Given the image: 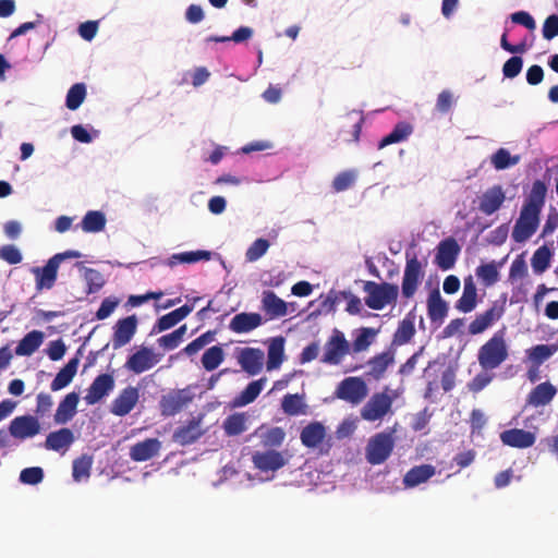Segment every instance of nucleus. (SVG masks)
<instances>
[{"label": "nucleus", "instance_id": "f257e3e1", "mask_svg": "<svg viewBox=\"0 0 558 558\" xmlns=\"http://www.w3.org/2000/svg\"><path fill=\"white\" fill-rule=\"evenodd\" d=\"M546 195V183L542 180H535L530 193L523 201L519 217L512 228L511 238L514 242L524 243L537 231Z\"/></svg>", "mask_w": 558, "mask_h": 558}, {"label": "nucleus", "instance_id": "f03ea898", "mask_svg": "<svg viewBox=\"0 0 558 558\" xmlns=\"http://www.w3.org/2000/svg\"><path fill=\"white\" fill-rule=\"evenodd\" d=\"M505 329L496 331L477 352V361L484 371L498 368L509 356Z\"/></svg>", "mask_w": 558, "mask_h": 558}, {"label": "nucleus", "instance_id": "7ed1b4c3", "mask_svg": "<svg viewBox=\"0 0 558 558\" xmlns=\"http://www.w3.org/2000/svg\"><path fill=\"white\" fill-rule=\"evenodd\" d=\"M363 289L367 293L365 304L375 311H380L385 306L396 303L399 294L398 286L388 282L366 281Z\"/></svg>", "mask_w": 558, "mask_h": 558}, {"label": "nucleus", "instance_id": "20e7f679", "mask_svg": "<svg viewBox=\"0 0 558 558\" xmlns=\"http://www.w3.org/2000/svg\"><path fill=\"white\" fill-rule=\"evenodd\" d=\"M395 429L380 432L372 436L365 449L366 460L372 465L384 463L395 448Z\"/></svg>", "mask_w": 558, "mask_h": 558}, {"label": "nucleus", "instance_id": "39448f33", "mask_svg": "<svg viewBox=\"0 0 558 558\" xmlns=\"http://www.w3.org/2000/svg\"><path fill=\"white\" fill-rule=\"evenodd\" d=\"M388 387L384 391L374 393L361 410V416L368 422L383 420L391 412L393 398L388 395Z\"/></svg>", "mask_w": 558, "mask_h": 558}, {"label": "nucleus", "instance_id": "423d86ee", "mask_svg": "<svg viewBox=\"0 0 558 558\" xmlns=\"http://www.w3.org/2000/svg\"><path fill=\"white\" fill-rule=\"evenodd\" d=\"M350 353V343L342 331L335 329L324 344L320 362L327 365H339L343 357Z\"/></svg>", "mask_w": 558, "mask_h": 558}, {"label": "nucleus", "instance_id": "0eeeda50", "mask_svg": "<svg viewBox=\"0 0 558 558\" xmlns=\"http://www.w3.org/2000/svg\"><path fill=\"white\" fill-rule=\"evenodd\" d=\"M407 263L404 268V274L402 278V295L405 299L412 298L417 288L418 284L424 277L423 266L422 263L418 260L415 254L410 256V254L407 252L405 254Z\"/></svg>", "mask_w": 558, "mask_h": 558}, {"label": "nucleus", "instance_id": "6e6552de", "mask_svg": "<svg viewBox=\"0 0 558 558\" xmlns=\"http://www.w3.org/2000/svg\"><path fill=\"white\" fill-rule=\"evenodd\" d=\"M368 389L361 377H347L338 385L336 397L351 404H359L367 396Z\"/></svg>", "mask_w": 558, "mask_h": 558}, {"label": "nucleus", "instance_id": "1a4fd4ad", "mask_svg": "<svg viewBox=\"0 0 558 558\" xmlns=\"http://www.w3.org/2000/svg\"><path fill=\"white\" fill-rule=\"evenodd\" d=\"M8 430L13 438L23 441L37 436L41 430V426L37 416L24 414L15 416L10 422Z\"/></svg>", "mask_w": 558, "mask_h": 558}, {"label": "nucleus", "instance_id": "9d476101", "mask_svg": "<svg viewBox=\"0 0 558 558\" xmlns=\"http://www.w3.org/2000/svg\"><path fill=\"white\" fill-rule=\"evenodd\" d=\"M506 201V192L500 184H495L487 190H485L478 196V210L486 215L490 216L498 211Z\"/></svg>", "mask_w": 558, "mask_h": 558}, {"label": "nucleus", "instance_id": "9b49d317", "mask_svg": "<svg viewBox=\"0 0 558 558\" xmlns=\"http://www.w3.org/2000/svg\"><path fill=\"white\" fill-rule=\"evenodd\" d=\"M205 434L202 420L193 417L186 424L180 425L172 434V441L185 447L195 444Z\"/></svg>", "mask_w": 558, "mask_h": 558}, {"label": "nucleus", "instance_id": "f8f14e48", "mask_svg": "<svg viewBox=\"0 0 558 558\" xmlns=\"http://www.w3.org/2000/svg\"><path fill=\"white\" fill-rule=\"evenodd\" d=\"M460 246L456 239L447 238L437 246V253L435 256V263L441 270L451 269L460 254Z\"/></svg>", "mask_w": 558, "mask_h": 558}, {"label": "nucleus", "instance_id": "ddd939ff", "mask_svg": "<svg viewBox=\"0 0 558 558\" xmlns=\"http://www.w3.org/2000/svg\"><path fill=\"white\" fill-rule=\"evenodd\" d=\"M252 462L262 472L277 471L288 463L283 452L276 450L256 451L252 456Z\"/></svg>", "mask_w": 558, "mask_h": 558}, {"label": "nucleus", "instance_id": "4468645a", "mask_svg": "<svg viewBox=\"0 0 558 558\" xmlns=\"http://www.w3.org/2000/svg\"><path fill=\"white\" fill-rule=\"evenodd\" d=\"M395 356L393 350H387L374 355L366 363L368 371L365 373V377L368 380L375 381L383 379L389 366L395 363Z\"/></svg>", "mask_w": 558, "mask_h": 558}, {"label": "nucleus", "instance_id": "2eb2a0df", "mask_svg": "<svg viewBox=\"0 0 558 558\" xmlns=\"http://www.w3.org/2000/svg\"><path fill=\"white\" fill-rule=\"evenodd\" d=\"M59 265L50 257L46 265L43 267H33L31 272L35 277L36 291L41 292L43 290H50L54 287Z\"/></svg>", "mask_w": 558, "mask_h": 558}, {"label": "nucleus", "instance_id": "dca6fc26", "mask_svg": "<svg viewBox=\"0 0 558 558\" xmlns=\"http://www.w3.org/2000/svg\"><path fill=\"white\" fill-rule=\"evenodd\" d=\"M504 306L494 303L484 313L477 314L469 325V333L472 336L483 333L489 327H492L497 320L504 315Z\"/></svg>", "mask_w": 558, "mask_h": 558}, {"label": "nucleus", "instance_id": "f3484780", "mask_svg": "<svg viewBox=\"0 0 558 558\" xmlns=\"http://www.w3.org/2000/svg\"><path fill=\"white\" fill-rule=\"evenodd\" d=\"M138 389L129 386L121 390V392L113 399L110 405V412L117 416H125L129 414L138 402Z\"/></svg>", "mask_w": 558, "mask_h": 558}, {"label": "nucleus", "instance_id": "a211bd4d", "mask_svg": "<svg viewBox=\"0 0 558 558\" xmlns=\"http://www.w3.org/2000/svg\"><path fill=\"white\" fill-rule=\"evenodd\" d=\"M242 369L251 376L260 373L264 364V352L257 348H242L236 356Z\"/></svg>", "mask_w": 558, "mask_h": 558}, {"label": "nucleus", "instance_id": "6ab92c4d", "mask_svg": "<svg viewBox=\"0 0 558 558\" xmlns=\"http://www.w3.org/2000/svg\"><path fill=\"white\" fill-rule=\"evenodd\" d=\"M114 388V378L110 374L98 375L87 389L84 397L87 404L93 405L99 402Z\"/></svg>", "mask_w": 558, "mask_h": 558}, {"label": "nucleus", "instance_id": "aec40b11", "mask_svg": "<svg viewBox=\"0 0 558 558\" xmlns=\"http://www.w3.org/2000/svg\"><path fill=\"white\" fill-rule=\"evenodd\" d=\"M137 328V318L135 315L128 316L119 319L116 323L112 345L114 349H119L128 344L134 337Z\"/></svg>", "mask_w": 558, "mask_h": 558}, {"label": "nucleus", "instance_id": "412c9836", "mask_svg": "<svg viewBox=\"0 0 558 558\" xmlns=\"http://www.w3.org/2000/svg\"><path fill=\"white\" fill-rule=\"evenodd\" d=\"M500 440L505 446L525 449L535 444L536 435L530 430L510 428L500 433Z\"/></svg>", "mask_w": 558, "mask_h": 558}, {"label": "nucleus", "instance_id": "4be33fe9", "mask_svg": "<svg viewBox=\"0 0 558 558\" xmlns=\"http://www.w3.org/2000/svg\"><path fill=\"white\" fill-rule=\"evenodd\" d=\"M158 359L154 354L153 350L146 347H142L135 353L129 356L125 367L135 374L144 373L155 366Z\"/></svg>", "mask_w": 558, "mask_h": 558}, {"label": "nucleus", "instance_id": "5701e85b", "mask_svg": "<svg viewBox=\"0 0 558 558\" xmlns=\"http://www.w3.org/2000/svg\"><path fill=\"white\" fill-rule=\"evenodd\" d=\"M74 441V433L70 428L63 427L49 433L46 437L44 446L47 450L65 453Z\"/></svg>", "mask_w": 558, "mask_h": 558}, {"label": "nucleus", "instance_id": "b1692460", "mask_svg": "<svg viewBox=\"0 0 558 558\" xmlns=\"http://www.w3.org/2000/svg\"><path fill=\"white\" fill-rule=\"evenodd\" d=\"M556 393L557 389L551 383H541L527 395L526 405H531L533 408L545 407L553 401Z\"/></svg>", "mask_w": 558, "mask_h": 558}, {"label": "nucleus", "instance_id": "393cba45", "mask_svg": "<svg viewBox=\"0 0 558 558\" xmlns=\"http://www.w3.org/2000/svg\"><path fill=\"white\" fill-rule=\"evenodd\" d=\"M189 397L183 390L172 391L163 396L159 402L163 416H173L179 413L189 402Z\"/></svg>", "mask_w": 558, "mask_h": 558}, {"label": "nucleus", "instance_id": "a878e982", "mask_svg": "<svg viewBox=\"0 0 558 558\" xmlns=\"http://www.w3.org/2000/svg\"><path fill=\"white\" fill-rule=\"evenodd\" d=\"M161 442L157 438H147L130 448V458L135 462L147 461L158 454Z\"/></svg>", "mask_w": 558, "mask_h": 558}, {"label": "nucleus", "instance_id": "bb28decb", "mask_svg": "<svg viewBox=\"0 0 558 558\" xmlns=\"http://www.w3.org/2000/svg\"><path fill=\"white\" fill-rule=\"evenodd\" d=\"M477 305V288L472 276L464 278L463 291L454 307L461 313H470Z\"/></svg>", "mask_w": 558, "mask_h": 558}, {"label": "nucleus", "instance_id": "cd10ccee", "mask_svg": "<svg viewBox=\"0 0 558 558\" xmlns=\"http://www.w3.org/2000/svg\"><path fill=\"white\" fill-rule=\"evenodd\" d=\"M448 311V303L441 298L439 289L432 290L427 299V315L430 322L442 323Z\"/></svg>", "mask_w": 558, "mask_h": 558}, {"label": "nucleus", "instance_id": "c85d7f7f", "mask_svg": "<svg viewBox=\"0 0 558 558\" xmlns=\"http://www.w3.org/2000/svg\"><path fill=\"white\" fill-rule=\"evenodd\" d=\"M436 474V468L432 464H421L411 468L403 476L405 488H413L426 483Z\"/></svg>", "mask_w": 558, "mask_h": 558}, {"label": "nucleus", "instance_id": "c756f323", "mask_svg": "<svg viewBox=\"0 0 558 558\" xmlns=\"http://www.w3.org/2000/svg\"><path fill=\"white\" fill-rule=\"evenodd\" d=\"M78 401L80 397L76 392L68 393L57 408L54 422L57 424H66L70 422L76 414Z\"/></svg>", "mask_w": 558, "mask_h": 558}, {"label": "nucleus", "instance_id": "7c9ffc66", "mask_svg": "<svg viewBox=\"0 0 558 558\" xmlns=\"http://www.w3.org/2000/svg\"><path fill=\"white\" fill-rule=\"evenodd\" d=\"M326 437V428L320 422H312L304 426L300 434L302 444L307 448H317Z\"/></svg>", "mask_w": 558, "mask_h": 558}, {"label": "nucleus", "instance_id": "2f4dec72", "mask_svg": "<svg viewBox=\"0 0 558 558\" xmlns=\"http://www.w3.org/2000/svg\"><path fill=\"white\" fill-rule=\"evenodd\" d=\"M262 325V316L258 313H240L230 322L229 328L236 333H245Z\"/></svg>", "mask_w": 558, "mask_h": 558}, {"label": "nucleus", "instance_id": "473e14b6", "mask_svg": "<svg viewBox=\"0 0 558 558\" xmlns=\"http://www.w3.org/2000/svg\"><path fill=\"white\" fill-rule=\"evenodd\" d=\"M80 359L77 356L71 359L56 375L52 380L50 388L52 391H58L65 388L73 380L77 367H78Z\"/></svg>", "mask_w": 558, "mask_h": 558}, {"label": "nucleus", "instance_id": "72a5a7b5", "mask_svg": "<svg viewBox=\"0 0 558 558\" xmlns=\"http://www.w3.org/2000/svg\"><path fill=\"white\" fill-rule=\"evenodd\" d=\"M253 435L257 436L266 448L279 447L286 438L282 427H265L264 425L259 426Z\"/></svg>", "mask_w": 558, "mask_h": 558}, {"label": "nucleus", "instance_id": "f704fd0d", "mask_svg": "<svg viewBox=\"0 0 558 558\" xmlns=\"http://www.w3.org/2000/svg\"><path fill=\"white\" fill-rule=\"evenodd\" d=\"M263 310L270 318L282 317L287 315V303L272 291H265L262 299Z\"/></svg>", "mask_w": 558, "mask_h": 558}, {"label": "nucleus", "instance_id": "c9c22d12", "mask_svg": "<svg viewBox=\"0 0 558 558\" xmlns=\"http://www.w3.org/2000/svg\"><path fill=\"white\" fill-rule=\"evenodd\" d=\"M44 341V333L39 330H33L26 333L22 340H20L15 348V354L20 356H29L41 345Z\"/></svg>", "mask_w": 558, "mask_h": 558}, {"label": "nucleus", "instance_id": "e433bc0d", "mask_svg": "<svg viewBox=\"0 0 558 558\" xmlns=\"http://www.w3.org/2000/svg\"><path fill=\"white\" fill-rule=\"evenodd\" d=\"M247 413H233L226 417L222 427L225 434L229 437L239 436L247 429Z\"/></svg>", "mask_w": 558, "mask_h": 558}, {"label": "nucleus", "instance_id": "4c0bfd02", "mask_svg": "<svg viewBox=\"0 0 558 558\" xmlns=\"http://www.w3.org/2000/svg\"><path fill=\"white\" fill-rule=\"evenodd\" d=\"M284 359V339L282 337L274 338L268 347L267 369L272 371L280 367Z\"/></svg>", "mask_w": 558, "mask_h": 558}, {"label": "nucleus", "instance_id": "58836bf2", "mask_svg": "<svg viewBox=\"0 0 558 558\" xmlns=\"http://www.w3.org/2000/svg\"><path fill=\"white\" fill-rule=\"evenodd\" d=\"M106 216L99 210H89L81 221V228L86 233H97L106 227Z\"/></svg>", "mask_w": 558, "mask_h": 558}, {"label": "nucleus", "instance_id": "ea45409f", "mask_svg": "<svg viewBox=\"0 0 558 558\" xmlns=\"http://www.w3.org/2000/svg\"><path fill=\"white\" fill-rule=\"evenodd\" d=\"M266 383V378H259L257 380L251 381L243 391L234 399V404L236 407H244L253 401L259 396L263 390L264 384Z\"/></svg>", "mask_w": 558, "mask_h": 558}, {"label": "nucleus", "instance_id": "a19ab883", "mask_svg": "<svg viewBox=\"0 0 558 558\" xmlns=\"http://www.w3.org/2000/svg\"><path fill=\"white\" fill-rule=\"evenodd\" d=\"M413 132V128L411 124L407 122H399L396 124L393 130L386 136H384L379 144L378 148H384L388 145L400 143L408 138V136Z\"/></svg>", "mask_w": 558, "mask_h": 558}, {"label": "nucleus", "instance_id": "79ce46f5", "mask_svg": "<svg viewBox=\"0 0 558 558\" xmlns=\"http://www.w3.org/2000/svg\"><path fill=\"white\" fill-rule=\"evenodd\" d=\"M211 258V252L209 251H192L173 254L168 262L169 266H175L178 264H193L199 260H209Z\"/></svg>", "mask_w": 558, "mask_h": 558}, {"label": "nucleus", "instance_id": "37998d69", "mask_svg": "<svg viewBox=\"0 0 558 558\" xmlns=\"http://www.w3.org/2000/svg\"><path fill=\"white\" fill-rule=\"evenodd\" d=\"M553 252L547 245L539 246L531 258V265L535 274H543L550 265Z\"/></svg>", "mask_w": 558, "mask_h": 558}, {"label": "nucleus", "instance_id": "c03bdc74", "mask_svg": "<svg viewBox=\"0 0 558 558\" xmlns=\"http://www.w3.org/2000/svg\"><path fill=\"white\" fill-rule=\"evenodd\" d=\"M341 298L347 301L345 312L350 315H360L363 310L362 301L359 296L353 294L351 291H340L338 294L332 299L329 294L327 298V301L331 302V306L337 302V300Z\"/></svg>", "mask_w": 558, "mask_h": 558}, {"label": "nucleus", "instance_id": "a18cd8bd", "mask_svg": "<svg viewBox=\"0 0 558 558\" xmlns=\"http://www.w3.org/2000/svg\"><path fill=\"white\" fill-rule=\"evenodd\" d=\"M225 360V352L221 345H213L202 356V365L207 372L216 369Z\"/></svg>", "mask_w": 558, "mask_h": 558}, {"label": "nucleus", "instance_id": "49530a36", "mask_svg": "<svg viewBox=\"0 0 558 558\" xmlns=\"http://www.w3.org/2000/svg\"><path fill=\"white\" fill-rule=\"evenodd\" d=\"M93 458L88 454H82L73 461L72 476L74 481L80 482L90 475Z\"/></svg>", "mask_w": 558, "mask_h": 558}, {"label": "nucleus", "instance_id": "de8ad7c7", "mask_svg": "<svg viewBox=\"0 0 558 558\" xmlns=\"http://www.w3.org/2000/svg\"><path fill=\"white\" fill-rule=\"evenodd\" d=\"M86 97V86L84 83H76L68 90L65 106L74 111L80 108Z\"/></svg>", "mask_w": 558, "mask_h": 558}, {"label": "nucleus", "instance_id": "09e8293b", "mask_svg": "<svg viewBox=\"0 0 558 558\" xmlns=\"http://www.w3.org/2000/svg\"><path fill=\"white\" fill-rule=\"evenodd\" d=\"M558 350V345L537 344L527 351V356L533 364L541 365Z\"/></svg>", "mask_w": 558, "mask_h": 558}, {"label": "nucleus", "instance_id": "8fccbe9b", "mask_svg": "<svg viewBox=\"0 0 558 558\" xmlns=\"http://www.w3.org/2000/svg\"><path fill=\"white\" fill-rule=\"evenodd\" d=\"M519 159V156H511L506 148H499L490 157V162L496 170H504L517 165Z\"/></svg>", "mask_w": 558, "mask_h": 558}, {"label": "nucleus", "instance_id": "3c124183", "mask_svg": "<svg viewBox=\"0 0 558 558\" xmlns=\"http://www.w3.org/2000/svg\"><path fill=\"white\" fill-rule=\"evenodd\" d=\"M377 330L369 327H362L359 330V335L353 341L352 348L354 352H362L368 349L373 343Z\"/></svg>", "mask_w": 558, "mask_h": 558}, {"label": "nucleus", "instance_id": "603ef678", "mask_svg": "<svg viewBox=\"0 0 558 558\" xmlns=\"http://www.w3.org/2000/svg\"><path fill=\"white\" fill-rule=\"evenodd\" d=\"M283 412L288 415H299L304 413V403L302 397L298 393L286 395L281 402Z\"/></svg>", "mask_w": 558, "mask_h": 558}, {"label": "nucleus", "instance_id": "864d4df0", "mask_svg": "<svg viewBox=\"0 0 558 558\" xmlns=\"http://www.w3.org/2000/svg\"><path fill=\"white\" fill-rule=\"evenodd\" d=\"M270 246V243L268 240L259 238L256 239L246 250L245 252V259L248 263H254L258 260L260 257H263L268 248Z\"/></svg>", "mask_w": 558, "mask_h": 558}, {"label": "nucleus", "instance_id": "5fc2aeb1", "mask_svg": "<svg viewBox=\"0 0 558 558\" xmlns=\"http://www.w3.org/2000/svg\"><path fill=\"white\" fill-rule=\"evenodd\" d=\"M476 276L482 280L485 287H490L499 279V274L494 263L483 264L476 268Z\"/></svg>", "mask_w": 558, "mask_h": 558}, {"label": "nucleus", "instance_id": "6e6d98bb", "mask_svg": "<svg viewBox=\"0 0 558 558\" xmlns=\"http://www.w3.org/2000/svg\"><path fill=\"white\" fill-rule=\"evenodd\" d=\"M186 329H187L186 325H182L174 331L160 337L158 339L159 345L166 350L175 349L181 343V341L186 332Z\"/></svg>", "mask_w": 558, "mask_h": 558}, {"label": "nucleus", "instance_id": "4d7b16f0", "mask_svg": "<svg viewBox=\"0 0 558 558\" xmlns=\"http://www.w3.org/2000/svg\"><path fill=\"white\" fill-rule=\"evenodd\" d=\"M84 279L87 286V294L98 292L105 284L102 275L94 268H85Z\"/></svg>", "mask_w": 558, "mask_h": 558}, {"label": "nucleus", "instance_id": "13d9d810", "mask_svg": "<svg viewBox=\"0 0 558 558\" xmlns=\"http://www.w3.org/2000/svg\"><path fill=\"white\" fill-rule=\"evenodd\" d=\"M415 333V327L412 320L403 319L400 322L395 333V341L399 344L408 343Z\"/></svg>", "mask_w": 558, "mask_h": 558}, {"label": "nucleus", "instance_id": "bf43d9fd", "mask_svg": "<svg viewBox=\"0 0 558 558\" xmlns=\"http://www.w3.org/2000/svg\"><path fill=\"white\" fill-rule=\"evenodd\" d=\"M456 102L454 95L449 89H444L438 94L435 109L441 114L448 113Z\"/></svg>", "mask_w": 558, "mask_h": 558}, {"label": "nucleus", "instance_id": "052dcab7", "mask_svg": "<svg viewBox=\"0 0 558 558\" xmlns=\"http://www.w3.org/2000/svg\"><path fill=\"white\" fill-rule=\"evenodd\" d=\"M44 480V471L39 466H31L21 471L20 481L28 485H37Z\"/></svg>", "mask_w": 558, "mask_h": 558}, {"label": "nucleus", "instance_id": "680f3d73", "mask_svg": "<svg viewBox=\"0 0 558 558\" xmlns=\"http://www.w3.org/2000/svg\"><path fill=\"white\" fill-rule=\"evenodd\" d=\"M355 181V174L352 171H342L337 174L332 181V189L336 192H343L350 189Z\"/></svg>", "mask_w": 558, "mask_h": 558}, {"label": "nucleus", "instance_id": "e2e57ef3", "mask_svg": "<svg viewBox=\"0 0 558 558\" xmlns=\"http://www.w3.org/2000/svg\"><path fill=\"white\" fill-rule=\"evenodd\" d=\"M523 60L521 57L513 56L508 59L502 66V74L507 78H514L522 70Z\"/></svg>", "mask_w": 558, "mask_h": 558}, {"label": "nucleus", "instance_id": "0e129e2a", "mask_svg": "<svg viewBox=\"0 0 558 558\" xmlns=\"http://www.w3.org/2000/svg\"><path fill=\"white\" fill-rule=\"evenodd\" d=\"M0 258L10 265H15L22 262V254L16 246L8 244L0 248Z\"/></svg>", "mask_w": 558, "mask_h": 558}, {"label": "nucleus", "instance_id": "69168bd1", "mask_svg": "<svg viewBox=\"0 0 558 558\" xmlns=\"http://www.w3.org/2000/svg\"><path fill=\"white\" fill-rule=\"evenodd\" d=\"M558 228V211L555 207H551L547 214L545 223L543 226L541 238H547L553 234L554 231Z\"/></svg>", "mask_w": 558, "mask_h": 558}, {"label": "nucleus", "instance_id": "338daca9", "mask_svg": "<svg viewBox=\"0 0 558 558\" xmlns=\"http://www.w3.org/2000/svg\"><path fill=\"white\" fill-rule=\"evenodd\" d=\"M543 37L546 40H551L556 36H558V15L551 14L549 15L543 24Z\"/></svg>", "mask_w": 558, "mask_h": 558}, {"label": "nucleus", "instance_id": "774afa93", "mask_svg": "<svg viewBox=\"0 0 558 558\" xmlns=\"http://www.w3.org/2000/svg\"><path fill=\"white\" fill-rule=\"evenodd\" d=\"M119 305V300L113 298H106L102 300L99 308L96 312V317L99 320L106 319L109 317L116 307Z\"/></svg>", "mask_w": 558, "mask_h": 558}]
</instances>
